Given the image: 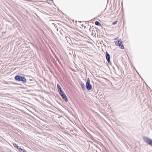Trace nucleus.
I'll return each mask as SVG.
<instances>
[{
  "instance_id": "nucleus-8",
  "label": "nucleus",
  "mask_w": 152,
  "mask_h": 152,
  "mask_svg": "<svg viewBox=\"0 0 152 152\" xmlns=\"http://www.w3.org/2000/svg\"><path fill=\"white\" fill-rule=\"evenodd\" d=\"M95 24L96 25L98 26H101V24L98 21H96L95 22Z\"/></svg>"
},
{
  "instance_id": "nucleus-7",
  "label": "nucleus",
  "mask_w": 152,
  "mask_h": 152,
  "mask_svg": "<svg viewBox=\"0 0 152 152\" xmlns=\"http://www.w3.org/2000/svg\"><path fill=\"white\" fill-rule=\"evenodd\" d=\"M18 150L20 152H26V151L24 149L21 148H19L18 149Z\"/></svg>"
},
{
  "instance_id": "nucleus-9",
  "label": "nucleus",
  "mask_w": 152,
  "mask_h": 152,
  "mask_svg": "<svg viewBox=\"0 0 152 152\" xmlns=\"http://www.w3.org/2000/svg\"><path fill=\"white\" fill-rule=\"evenodd\" d=\"M57 87L58 90V91H60L62 90V89L61 87V86H60L59 85V84H57Z\"/></svg>"
},
{
  "instance_id": "nucleus-11",
  "label": "nucleus",
  "mask_w": 152,
  "mask_h": 152,
  "mask_svg": "<svg viewBox=\"0 0 152 152\" xmlns=\"http://www.w3.org/2000/svg\"><path fill=\"white\" fill-rule=\"evenodd\" d=\"M118 22V21L117 20L115 21L112 23V24L113 25H114L117 24Z\"/></svg>"
},
{
  "instance_id": "nucleus-1",
  "label": "nucleus",
  "mask_w": 152,
  "mask_h": 152,
  "mask_svg": "<svg viewBox=\"0 0 152 152\" xmlns=\"http://www.w3.org/2000/svg\"><path fill=\"white\" fill-rule=\"evenodd\" d=\"M15 80L17 81H22L23 83L26 82V78L24 77H22L20 75H16L15 77Z\"/></svg>"
},
{
  "instance_id": "nucleus-4",
  "label": "nucleus",
  "mask_w": 152,
  "mask_h": 152,
  "mask_svg": "<svg viewBox=\"0 0 152 152\" xmlns=\"http://www.w3.org/2000/svg\"><path fill=\"white\" fill-rule=\"evenodd\" d=\"M60 94L61 95L62 98L66 102H68V99L66 95L64 94V92L62 90L58 91Z\"/></svg>"
},
{
  "instance_id": "nucleus-13",
  "label": "nucleus",
  "mask_w": 152,
  "mask_h": 152,
  "mask_svg": "<svg viewBox=\"0 0 152 152\" xmlns=\"http://www.w3.org/2000/svg\"><path fill=\"white\" fill-rule=\"evenodd\" d=\"M114 40H117V38H115L114 39Z\"/></svg>"
},
{
  "instance_id": "nucleus-10",
  "label": "nucleus",
  "mask_w": 152,
  "mask_h": 152,
  "mask_svg": "<svg viewBox=\"0 0 152 152\" xmlns=\"http://www.w3.org/2000/svg\"><path fill=\"white\" fill-rule=\"evenodd\" d=\"M13 145L15 148H17L18 149L19 148V147L16 144H14Z\"/></svg>"
},
{
  "instance_id": "nucleus-12",
  "label": "nucleus",
  "mask_w": 152,
  "mask_h": 152,
  "mask_svg": "<svg viewBox=\"0 0 152 152\" xmlns=\"http://www.w3.org/2000/svg\"><path fill=\"white\" fill-rule=\"evenodd\" d=\"M81 86L83 88H85V85L83 83L82 84Z\"/></svg>"
},
{
  "instance_id": "nucleus-3",
  "label": "nucleus",
  "mask_w": 152,
  "mask_h": 152,
  "mask_svg": "<svg viewBox=\"0 0 152 152\" xmlns=\"http://www.w3.org/2000/svg\"><path fill=\"white\" fill-rule=\"evenodd\" d=\"M143 140L145 142L148 143L151 146H152V140L146 137H143Z\"/></svg>"
},
{
  "instance_id": "nucleus-5",
  "label": "nucleus",
  "mask_w": 152,
  "mask_h": 152,
  "mask_svg": "<svg viewBox=\"0 0 152 152\" xmlns=\"http://www.w3.org/2000/svg\"><path fill=\"white\" fill-rule=\"evenodd\" d=\"M86 87L87 89L88 90H90L92 89V86L90 83V80L89 78L88 79L86 84Z\"/></svg>"
},
{
  "instance_id": "nucleus-6",
  "label": "nucleus",
  "mask_w": 152,
  "mask_h": 152,
  "mask_svg": "<svg viewBox=\"0 0 152 152\" xmlns=\"http://www.w3.org/2000/svg\"><path fill=\"white\" fill-rule=\"evenodd\" d=\"M106 57L108 63L109 64L111 63V62L110 61V56L107 52H106Z\"/></svg>"
},
{
  "instance_id": "nucleus-2",
  "label": "nucleus",
  "mask_w": 152,
  "mask_h": 152,
  "mask_svg": "<svg viewBox=\"0 0 152 152\" xmlns=\"http://www.w3.org/2000/svg\"><path fill=\"white\" fill-rule=\"evenodd\" d=\"M115 45L118 46L121 49H124V46L123 45L122 42L120 39H119L117 41H115Z\"/></svg>"
}]
</instances>
